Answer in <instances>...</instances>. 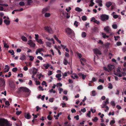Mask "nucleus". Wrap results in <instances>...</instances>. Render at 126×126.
Returning a JSON list of instances; mask_svg holds the SVG:
<instances>
[{"label":"nucleus","mask_w":126,"mask_h":126,"mask_svg":"<svg viewBox=\"0 0 126 126\" xmlns=\"http://www.w3.org/2000/svg\"><path fill=\"white\" fill-rule=\"evenodd\" d=\"M21 113L22 111H18L16 113V114L17 115H19Z\"/></svg>","instance_id":"obj_52"},{"label":"nucleus","mask_w":126,"mask_h":126,"mask_svg":"<svg viewBox=\"0 0 126 126\" xmlns=\"http://www.w3.org/2000/svg\"><path fill=\"white\" fill-rule=\"evenodd\" d=\"M92 120L95 122H96L98 120V119L97 117H94V119H92Z\"/></svg>","instance_id":"obj_40"},{"label":"nucleus","mask_w":126,"mask_h":126,"mask_svg":"<svg viewBox=\"0 0 126 126\" xmlns=\"http://www.w3.org/2000/svg\"><path fill=\"white\" fill-rule=\"evenodd\" d=\"M35 82L36 83V84L37 85H40L41 84L40 82L39 81H37L36 80L35 81Z\"/></svg>","instance_id":"obj_58"},{"label":"nucleus","mask_w":126,"mask_h":126,"mask_svg":"<svg viewBox=\"0 0 126 126\" xmlns=\"http://www.w3.org/2000/svg\"><path fill=\"white\" fill-rule=\"evenodd\" d=\"M103 87L102 85H100L99 86H98L97 89L98 90H101L103 88Z\"/></svg>","instance_id":"obj_32"},{"label":"nucleus","mask_w":126,"mask_h":126,"mask_svg":"<svg viewBox=\"0 0 126 126\" xmlns=\"http://www.w3.org/2000/svg\"><path fill=\"white\" fill-rule=\"evenodd\" d=\"M44 29L47 32L50 33H53V31L51 28L50 27L46 26L44 27Z\"/></svg>","instance_id":"obj_5"},{"label":"nucleus","mask_w":126,"mask_h":126,"mask_svg":"<svg viewBox=\"0 0 126 126\" xmlns=\"http://www.w3.org/2000/svg\"><path fill=\"white\" fill-rule=\"evenodd\" d=\"M63 78H64V77H66L67 76V74L65 72L64 73H62Z\"/></svg>","instance_id":"obj_51"},{"label":"nucleus","mask_w":126,"mask_h":126,"mask_svg":"<svg viewBox=\"0 0 126 126\" xmlns=\"http://www.w3.org/2000/svg\"><path fill=\"white\" fill-rule=\"evenodd\" d=\"M48 9L47 8H44L42 10V12L43 14L45 13L46 12H47L48 10Z\"/></svg>","instance_id":"obj_22"},{"label":"nucleus","mask_w":126,"mask_h":126,"mask_svg":"<svg viewBox=\"0 0 126 126\" xmlns=\"http://www.w3.org/2000/svg\"><path fill=\"white\" fill-rule=\"evenodd\" d=\"M45 43L47 46L49 47H51V43L49 42H46Z\"/></svg>","instance_id":"obj_19"},{"label":"nucleus","mask_w":126,"mask_h":126,"mask_svg":"<svg viewBox=\"0 0 126 126\" xmlns=\"http://www.w3.org/2000/svg\"><path fill=\"white\" fill-rule=\"evenodd\" d=\"M91 111H89L88 112V113H87L86 114V115L88 116L89 117H91Z\"/></svg>","instance_id":"obj_47"},{"label":"nucleus","mask_w":126,"mask_h":126,"mask_svg":"<svg viewBox=\"0 0 126 126\" xmlns=\"http://www.w3.org/2000/svg\"><path fill=\"white\" fill-rule=\"evenodd\" d=\"M109 99L108 98H107L106 99V101L105 102V103L104 104L106 105L108 104L109 103Z\"/></svg>","instance_id":"obj_36"},{"label":"nucleus","mask_w":126,"mask_h":126,"mask_svg":"<svg viewBox=\"0 0 126 126\" xmlns=\"http://www.w3.org/2000/svg\"><path fill=\"white\" fill-rule=\"evenodd\" d=\"M29 57L30 58V61H33L34 59V58L33 56H30Z\"/></svg>","instance_id":"obj_62"},{"label":"nucleus","mask_w":126,"mask_h":126,"mask_svg":"<svg viewBox=\"0 0 126 126\" xmlns=\"http://www.w3.org/2000/svg\"><path fill=\"white\" fill-rule=\"evenodd\" d=\"M71 8L70 7H69L68 9L66 8V10L67 11V12H69L70 10H71Z\"/></svg>","instance_id":"obj_60"},{"label":"nucleus","mask_w":126,"mask_h":126,"mask_svg":"<svg viewBox=\"0 0 126 126\" xmlns=\"http://www.w3.org/2000/svg\"><path fill=\"white\" fill-rule=\"evenodd\" d=\"M74 118L75 119H76L77 120H78L79 119V115H77L76 116H75L74 117Z\"/></svg>","instance_id":"obj_46"},{"label":"nucleus","mask_w":126,"mask_h":126,"mask_svg":"<svg viewBox=\"0 0 126 126\" xmlns=\"http://www.w3.org/2000/svg\"><path fill=\"white\" fill-rule=\"evenodd\" d=\"M82 37L83 38H85L86 37V32H82Z\"/></svg>","instance_id":"obj_26"},{"label":"nucleus","mask_w":126,"mask_h":126,"mask_svg":"<svg viewBox=\"0 0 126 126\" xmlns=\"http://www.w3.org/2000/svg\"><path fill=\"white\" fill-rule=\"evenodd\" d=\"M79 76H81L82 79H83L84 80L85 79V78L87 76L86 75H85L83 74H82L81 73H79Z\"/></svg>","instance_id":"obj_13"},{"label":"nucleus","mask_w":126,"mask_h":126,"mask_svg":"<svg viewBox=\"0 0 126 126\" xmlns=\"http://www.w3.org/2000/svg\"><path fill=\"white\" fill-rule=\"evenodd\" d=\"M21 39L22 40L25 42H26L27 41V39L24 36H22L21 37Z\"/></svg>","instance_id":"obj_21"},{"label":"nucleus","mask_w":126,"mask_h":126,"mask_svg":"<svg viewBox=\"0 0 126 126\" xmlns=\"http://www.w3.org/2000/svg\"><path fill=\"white\" fill-rule=\"evenodd\" d=\"M33 1L32 0H27V4L28 5H30L31 3H32Z\"/></svg>","instance_id":"obj_29"},{"label":"nucleus","mask_w":126,"mask_h":126,"mask_svg":"<svg viewBox=\"0 0 126 126\" xmlns=\"http://www.w3.org/2000/svg\"><path fill=\"white\" fill-rule=\"evenodd\" d=\"M115 122V121L114 120H111L110 122V124L111 125H113Z\"/></svg>","instance_id":"obj_39"},{"label":"nucleus","mask_w":126,"mask_h":126,"mask_svg":"<svg viewBox=\"0 0 126 126\" xmlns=\"http://www.w3.org/2000/svg\"><path fill=\"white\" fill-rule=\"evenodd\" d=\"M79 23L77 21H75L74 23V25L76 27H77L78 26V24Z\"/></svg>","instance_id":"obj_31"},{"label":"nucleus","mask_w":126,"mask_h":126,"mask_svg":"<svg viewBox=\"0 0 126 126\" xmlns=\"http://www.w3.org/2000/svg\"><path fill=\"white\" fill-rule=\"evenodd\" d=\"M106 5L108 7H109L112 4V3L110 2H107L106 3Z\"/></svg>","instance_id":"obj_16"},{"label":"nucleus","mask_w":126,"mask_h":126,"mask_svg":"<svg viewBox=\"0 0 126 126\" xmlns=\"http://www.w3.org/2000/svg\"><path fill=\"white\" fill-rule=\"evenodd\" d=\"M81 18L83 21H85L87 20V17L85 16H83Z\"/></svg>","instance_id":"obj_34"},{"label":"nucleus","mask_w":126,"mask_h":126,"mask_svg":"<svg viewBox=\"0 0 126 126\" xmlns=\"http://www.w3.org/2000/svg\"><path fill=\"white\" fill-rule=\"evenodd\" d=\"M38 88L40 90H42V91L44 90V89L43 88V87L41 86H39Z\"/></svg>","instance_id":"obj_59"},{"label":"nucleus","mask_w":126,"mask_h":126,"mask_svg":"<svg viewBox=\"0 0 126 126\" xmlns=\"http://www.w3.org/2000/svg\"><path fill=\"white\" fill-rule=\"evenodd\" d=\"M63 100L65 99V100L66 101H67L68 100V98L65 95H64L63 96Z\"/></svg>","instance_id":"obj_42"},{"label":"nucleus","mask_w":126,"mask_h":126,"mask_svg":"<svg viewBox=\"0 0 126 126\" xmlns=\"http://www.w3.org/2000/svg\"><path fill=\"white\" fill-rule=\"evenodd\" d=\"M23 69L25 71H26L28 70V68L27 66H25L23 68Z\"/></svg>","instance_id":"obj_56"},{"label":"nucleus","mask_w":126,"mask_h":126,"mask_svg":"<svg viewBox=\"0 0 126 126\" xmlns=\"http://www.w3.org/2000/svg\"><path fill=\"white\" fill-rule=\"evenodd\" d=\"M21 90L23 92H26L27 93V95L29 96L30 94V90L28 88L24 87H20L19 89V90L17 91V93L18 94H20L21 93Z\"/></svg>","instance_id":"obj_2"},{"label":"nucleus","mask_w":126,"mask_h":126,"mask_svg":"<svg viewBox=\"0 0 126 126\" xmlns=\"http://www.w3.org/2000/svg\"><path fill=\"white\" fill-rule=\"evenodd\" d=\"M62 84L60 83H58L56 84V86L57 87H58L59 86H60V87L62 86Z\"/></svg>","instance_id":"obj_41"},{"label":"nucleus","mask_w":126,"mask_h":126,"mask_svg":"<svg viewBox=\"0 0 126 126\" xmlns=\"http://www.w3.org/2000/svg\"><path fill=\"white\" fill-rule=\"evenodd\" d=\"M91 30L92 31V33H94V32H97L98 31V28L97 27H94L92 28Z\"/></svg>","instance_id":"obj_11"},{"label":"nucleus","mask_w":126,"mask_h":126,"mask_svg":"<svg viewBox=\"0 0 126 126\" xmlns=\"http://www.w3.org/2000/svg\"><path fill=\"white\" fill-rule=\"evenodd\" d=\"M5 85V82L4 80L2 79H0V86H2Z\"/></svg>","instance_id":"obj_8"},{"label":"nucleus","mask_w":126,"mask_h":126,"mask_svg":"<svg viewBox=\"0 0 126 126\" xmlns=\"http://www.w3.org/2000/svg\"><path fill=\"white\" fill-rule=\"evenodd\" d=\"M54 38L59 43L61 44V41L58 39V38L56 37V35H54Z\"/></svg>","instance_id":"obj_20"},{"label":"nucleus","mask_w":126,"mask_h":126,"mask_svg":"<svg viewBox=\"0 0 126 126\" xmlns=\"http://www.w3.org/2000/svg\"><path fill=\"white\" fill-rule=\"evenodd\" d=\"M116 45L118 46H119L121 45L122 43L121 42H117Z\"/></svg>","instance_id":"obj_55"},{"label":"nucleus","mask_w":126,"mask_h":126,"mask_svg":"<svg viewBox=\"0 0 126 126\" xmlns=\"http://www.w3.org/2000/svg\"><path fill=\"white\" fill-rule=\"evenodd\" d=\"M113 106H114L115 105V103L114 101H112L110 103Z\"/></svg>","instance_id":"obj_63"},{"label":"nucleus","mask_w":126,"mask_h":126,"mask_svg":"<svg viewBox=\"0 0 126 126\" xmlns=\"http://www.w3.org/2000/svg\"><path fill=\"white\" fill-rule=\"evenodd\" d=\"M75 10L77 11L80 12L82 11V10L80 8L78 7H77L75 8Z\"/></svg>","instance_id":"obj_23"},{"label":"nucleus","mask_w":126,"mask_h":126,"mask_svg":"<svg viewBox=\"0 0 126 126\" xmlns=\"http://www.w3.org/2000/svg\"><path fill=\"white\" fill-rule=\"evenodd\" d=\"M62 76V75L61 74H57L56 75V77L57 78H60Z\"/></svg>","instance_id":"obj_38"},{"label":"nucleus","mask_w":126,"mask_h":126,"mask_svg":"<svg viewBox=\"0 0 126 126\" xmlns=\"http://www.w3.org/2000/svg\"><path fill=\"white\" fill-rule=\"evenodd\" d=\"M0 5L3 6L7 7L8 5L7 4H1L0 3Z\"/></svg>","instance_id":"obj_45"},{"label":"nucleus","mask_w":126,"mask_h":126,"mask_svg":"<svg viewBox=\"0 0 126 126\" xmlns=\"http://www.w3.org/2000/svg\"><path fill=\"white\" fill-rule=\"evenodd\" d=\"M36 111H38L39 110H40L41 109V108H40L39 106H37L36 107Z\"/></svg>","instance_id":"obj_54"},{"label":"nucleus","mask_w":126,"mask_h":126,"mask_svg":"<svg viewBox=\"0 0 126 126\" xmlns=\"http://www.w3.org/2000/svg\"><path fill=\"white\" fill-rule=\"evenodd\" d=\"M50 16V14L49 13H46L45 14V16L46 17H48Z\"/></svg>","instance_id":"obj_33"},{"label":"nucleus","mask_w":126,"mask_h":126,"mask_svg":"<svg viewBox=\"0 0 126 126\" xmlns=\"http://www.w3.org/2000/svg\"><path fill=\"white\" fill-rule=\"evenodd\" d=\"M66 33L68 35L72 34L74 32L71 29L69 28H67L65 29Z\"/></svg>","instance_id":"obj_4"},{"label":"nucleus","mask_w":126,"mask_h":126,"mask_svg":"<svg viewBox=\"0 0 126 126\" xmlns=\"http://www.w3.org/2000/svg\"><path fill=\"white\" fill-rule=\"evenodd\" d=\"M28 44H29L31 47H34L35 45V44L33 43L31 40H30L28 41Z\"/></svg>","instance_id":"obj_6"},{"label":"nucleus","mask_w":126,"mask_h":126,"mask_svg":"<svg viewBox=\"0 0 126 126\" xmlns=\"http://www.w3.org/2000/svg\"><path fill=\"white\" fill-rule=\"evenodd\" d=\"M101 34L102 35V37L104 38H108L109 37V36L107 35L106 34L102 32Z\"/></svg>","instance_id":"obj_18"},{"label":"nucleus","mask_w":126,"mask_h":126,"mask_svg":"<svg viewBox=\"0 0 126 126\" xmlns=\"http://www.w3.org/2000/svg\"><path fill=\"white\" fill-rule=\"evenodd\" d=\"M94 23H96L98 25L99 24H100V22L99 21H97V20H95L94 21Z\"/></svg>","instance_id":"obj_48"},{"label":"nucleus","mask_w":126,"mask_h":126,"mask_svg":"<svg viewBox=\"0 0 126 126\" xmlns=\"http://www.w3.org/2000/svg\"><path fill=\"white\" fill-rule=\"evenodd\" d=\"M94 53L96 54V55L97 54L101 55V53L100 51L97 49H95L94 50Z\"/></svg>","instance_id":"obj_7"},{"label":"nucleus","mask_w":126,"mask_h":126,"mask_svg":"<svg viewBox=\"0 0 126 126\" xmlns=\"http://www.w3.org/2000/svg\"><path fill=\"white\" fill-rule=\"evenodd\" d=\"M25 4V3L23 2H20L19 3V5L20 6H23Z\"/></svg>","instance_id":"obj_35"},{"label":"nucleus","mask_w":126,"mask_h":126,"mask_svg":"<svg viewBox=\"0 0 126 126\" xmlns=\"http://www.w3.org/2000/svg\"><path fill=\"white\" fill-rule=\"evenodd\" d=\"M109 69L110 71H111L113 69L114 67V66L112 64H109L108 66Z\"/></svg>","instance_id":"obj_10"},{"label":"nucleus","mask_w":126,"mask_h":126,"mask_svg":"<svg viewBox=\"0 0 126 126\" xmlns=\"http://www.w3.org/2000/svg\"><path fill=\"white\" fill-rule=\"evenodd\" d=\"M122 51L124 52H125L126 51V47H125L122 48Z\"/></svg>","instance_id":"obj_64"},{"label":"nucleus","mask_w":126,"mask_h":126,"mask_svg":"<svg viewBox=\"0 0 126 126\" xmlns=\"http://www.w3.org/2000/svg\"><path fill=\"white\" fill-rule=\"evenodd\" d=\"M92 94L93 96H94L96 95L95 91L93 90L92 91Z\"/></svg>","instance_id":"obj_43"},{"label":"nucleus","mask_w":126,"mask_h":126,"mask_svg":"<svg viewBox=\"0 0 126 126\" xmlns=\"http://www.w3.org/2000/svg\"><path fill=\"white\" fill-rule=\"evenodd\" d=\"M114 114V112L113 111L112 112V113H111V112H110L108 114L109 115H113Z\"/></svg>","instance_id":"obj_53"},{"label":"nucleus","mask_w":126,"mask_h":126,"mask_svg":"<svg viewBox=\"0 0 126 126\" xmlns=\"http://www.w3.org/2000/svg\"><path fill=\"white\" fill-rule=\"evenodd\" d=\"M109 86L108 88L110 89H112L113 88L112 85L111 83H110L108 84Z\"/></svg>","instance_id":"obj_25"},{"label":"nucleus","mask_w":126,"mask_h":126,"mask_svg":"<svg viewBox=\"0 0 126 126\" xmlns=\"http://www.w3.org/2000/svg\"><path fill=\"white\" fill-rule=\"evenodd\" d=\"M104 30L107 33H110L109 29L108 26H107L105 27L104 28Z\"/></svg>","instance_id":"obj_14"},{"label":"nucleus","mask_w":126,"mask_h":126,"mask_svg":"<svg viewBox=\"0 0 126 126\" xmlns=\"http://www.w3.org/2000/svg\"><path fill=\"white\" fill-rule=\"evenodd\" d=\"M112 28L114 29H116L117 28V26L116 24H113L112 26Z\"/></svg>","instance_id":"obj_37"},{"label":"nucleus","mask_w":126,"mask_h":126,"mask_svg":"<svg viewBox=\"0 0 126 126\" xmlns=\"http://www.w3.org/2000/svg\"><path fill=\"white\" fill-rule=\"evenodd\" d=\"M5 104L8 106H9L10 105V104L9 102L8 101H6L5 103Z\"/></svg>","instance_id":"obj_49"},{"label":"nucleus","mask_w":126,"mask_h":126,"mask_svg":"<svg viewBox=\"0 0 126 126\" xmlns=\"http://www.w3.org/2000/svg\"><path fill=\"white\" fill-rule=\"evenodd\" d=\"M36 41L40 45L43 44L44 43V42L42 41L41 39H37Z\"/></svg>","instance_id":"obj_12"},{"label":"nucleus","mask_w":126,"mask_h":126,"mask_svg":"<svg viewBox=\"0 0 126 126\" xmlns=\"http://www.w3.org/2000/svg\"><path fill=\"white\" fill-rule=\"evenodd\" d=\"M17 70V68L15 67L12 69V71L14 72H15Z\"/></svg>","instance_id":"obj_44"},{"label":"nucleus","mask_w":126,"mask_h":126,"mask_svg":"<svg viewBox=\"0 0 126 126\" xmlns=\"http://www.w3.org/2000/svg\"><path fill=\"white\" fill-rule=\"evenodd\" d=\"M43 66L45 67V68L46 69H47L48 68V67H49L50 65L48 63H47L46 65V64H44Z\"/></svg>","instance_id":"obj_24"},{"label":"nucleus","mask_w":126,"mask_h":126,"mask_svg":"<svg viewBox=\"0 0 126 126\" xmlns=\"http://www.w3.org/2000/svg\"><path fill=\"white\" fill-rule=\"evenodd\" d=\"M4 22L7 25H9L10 23V21L9 20H7V19H5L4 21Z\"/></svg>","instance_id":"obj_17"},{"label":"nucleus","mask_w":126,"mask_h":126,"mask_svg":"<svg viewBox=\"0 0 126 126\" xmlns=\"http://www.w3.org/2000/svg\"><path fill=\"white\" fill-rule=\"evenodd\" d=\"M65 56L66 57H69V55L68 53L67 52H65Z\"/></svg>","instance_id":"obj_57"},{"label":"nucleus","mask_w":126,"mask_h":126,"mask_svg":"<svg viewBox=\"0 0 126 126\" xmlns=\"http://www.w3.org/2000/svg\"><path fill=\"white\" fill-rule=\"evenodd\" d=\"M8 52L9 53H11L12 55H13L14 54V50H12V51L11 50H9L8 51Z\"/></svg>","instance_id":"obj_28"},{"label":"nucleus","mask_w":126,"mask_h":126,"mask_svg":"<svg viewBox=\"0 0 126 126\" xmlns=\"http://www.w3.org/2000/svg\"><path fill=\"white\" fill-rule=\"evenodd\" d=\"M12 125L7 119L0 118V126H12Z\"/></svg>","instance_id":"obj_1"},{"label":"nucleus","mask_w":126,"mask_h":126,"mask_svg":"<svg viewBox=\"0 0 126 126\" xmlns=\"http://www.w3.org/2000/svg\"><path fill=\"white\" fill-rule=\"evenodd\" d=\"M47 118L49 120H51L52 119V118L50 116V115H48L47 116Z\"/></svg>","instance_id":"obj_50"},{"label":"nucleus","mask_w":126,"mask_h":126,"mask_svg":"<svg viewBox=\"0 0 126 126\" xmlns=\"http://www.w3.org/2000/svg\"><path fill=\"white\" fill-rule=\"evenodd\" d=\"M100 18L101 20L103 21H106L109 19V16L108 15L103 14L100 16Z\"/></svg>","instance_id":"obj_3"},{"label":"nucleus","mask_w":126,"mask_h":126,"mask_svg":"<svg viewBox=\"0 0 126 126\" xmlns=\"http://www.w3.org/2000/svg\"><path fill=\"white\" fill-rule=\"evenodd\" d=\"M68 63V62L67 61L66 58H64V61L63 62V63L64 65H67Z\"/></svg>","instance_id":"obj_27"},{"label":"nucleus","mask_w":126,"mask_h":126,"mask_svg":"<svg viewBox=\"0 0 126 126\" xmlns=\"http://www.w3.org/2000/svg\"><path fill=\"white\" fill-rule=\"evenodd\" d=\"M26 57L25 55H22L20 57V59L22 61L25 60H26Z\"/></svg>","instance_id":"obj_15"},{"label":"nucleus","mask_w":126,"mask_h":126,"mask_svg":"<svg viewBox=\"0 0 126 126\" xmlns=\"http://www.w3.org/2000/svg\"><path fill=\"white\" fill-rule=\"evenodd\" d=\"M93 0H91L90 2H91V4H90L89 5V6H93V5L94 4V3L93 2Z\"/></svg>","instance_id":"obj_30"},{"label":"nucleus","mask_w":126,"mask_h":126,"mask_svg":"<svg viewBox=\"0 0 126 126\" xmlns=\"http://www.w3.org/2000/svg\"><path fill=\"white\" fill-rule=\"evenodd\" d=\"M24 116L25 118L27 119H29L32 117V116L30 115V113H25Z\"/></svg>","instance_id":"obj_9"},{"label":"nucleus","mask_w":126,"mask_h":126,"mask_svg":"<svg viewBox=\"0 0 126 126\" xmlns=\"http://www.w3.org/2000/svg\"><path fill=\"white\" fill-rule=\"evenodd\" d=\"M61 46L62 47H63V49H66V46L63 45L62 44L61 45Z\"/></svg>","instance_id":"obj_61"}]
</instances>
